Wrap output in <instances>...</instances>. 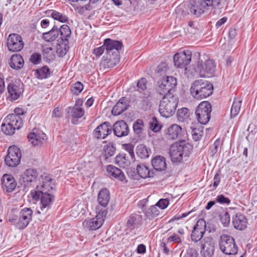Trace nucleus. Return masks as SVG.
<instances>
[{
  "label": "nucleus",
  "instance_id": "nucleus-1",
  "mask_svg": "<svg viewBox=\"0 0 257 257\" xmlns=\"http://www.w3.org/2000/svg\"><path fill=\"white\" fill-rule=\"evenodd\" d=\"M104 45L109 58L104 62V65L107 67H113L118 63L120 60L118 51L121 50L122 44L120 41L106 39L104 40Z\"/></svg>",
  "mask_w": 257,
  "mask_h": 257
},
{
  "label": "nucleus",
  "instance_id": "nucleus-2",
  "mask_svg": "<svg viewBox=\"0 0 257 257\" xmlns=\"http://www.w3.org/2000/svg\"><path fill=\"white\" fill-rule=\"evenodd\" d=\"M193 149L192 146L184 141L176 142L169 150L171 160L173 163H180L183 158L188 157Z\"/></svg>",
  "mask_w": 257,
  "mask_h": 257
},
{
  "label": "nucleus",
  "instance_id": "nucleus-3",
  "mask_svg": "<svg viewBox=\"0 0 257 257\" xmlns=\"http://www.w3.org/2000/svg\"><path fill=\"white\" fill-rule=\"evenodd\" d=\"M213 85L208 81L202 79L194 81L190 87V93L195 98L202 99L205 98L213 93Z\"/></svg>",
  "mask_w": 257,
  "mask_h": 257
},
{
  "label": "nucleus",
  "instance_id": "nucleus-4",
  "mask_svg": "<svg viewBox=\"0 0 257 257\" xmlns=\"http://www.w3.org/2000/svg\"><path fill=\"white\" fill-rule=\"evenodd\" d=\"M178 103L177 98L172 93L165 94L160 103L159 109L160 113L165 117L171 116L176 111Z\"/></svg>",
  "mask_w": 257,
  "mask_h": 257
},
{
  "label": "nucleus",
  "instance_id": "nucleus-5",
  "mask_svg": "<svg viewBox=\"0 0 257 257\" xmlns=\"http://www.w3.org/2000/svg\"><path fill=\"white\" fill-rule=\"evenodd\" d=\"M33 210L29 208H25L21 210L18 215H12L9 221L15 223L16 227L19 229L25 228L32 220Z\"/></svg>",
  "mask_w": 257,
  "mask_h": 257
},
{
  "label": "nucleus",
  "instance_id": "nucleus-6",
  "mask_svg": "<svg viewBox=\"0 0 257 257\" xmlns=\"http://www.w3.org/2000/svg\"><path fill=\"white\" fill-rule=\"evenodd\" d=\"M219 246L221 251L228 255H235L237 253L238 247L234 238L230 235L223 234L220 236Z\"/></svg>",
  "mask_w": 257,
  "mask_h": 257
},
{
  "label": "nucleus",
  "instance_id": "nucleus-7",
  "mask_svg": "<svg viewBox=\"0 0 257 257\" xmlns=\"http://www.w3.org/2000/svg\"><path fill=\"white\" fill-rule=\"evenodd\" d=\"M212 106L208 101L201 102L197 107L195 114L198 122L202 124H207L211 117Z\"/></svg>",
  "mask_w": 257,
  "mask_h": 257
},
{
  "label": "nucleus",
  "instance_id": "nucleus-8",
  "mask_svg": "<svg viewBox=\"0 0 257 257\" xmlns=\"http://www.w3.org/2000/svg\"><path fill=\"white\" fill-rule=\"evenodd\" d=\"M216 65L214 61L211 59L206 60L205 62L199 61L195 68L196 72L198 73L202 77H210L213 75L215 70Z\"/></svg>",
  "mask_w": 257,
  "mask_h": 257
},
{
  "label": "nucleus",
  "instance_id": "nucleus-9",
  "mask_svg": "<svg viewBox=\"0 0 257 257\" xmlns=\"http://www.w3.org/2000/svg\"><path fill=\"white\" fill-rule=\"evenodd\" d=\"M21 157L20 149L15 146H11L5 158V164L9 167H15L20 164Z\"/></svg>",
  "mask_w": 257,
  "mask_h": 257
},
{
  "label": "nucleus",
  "instance_id": "nucleus-10",
  "mask_svg": "<svg viewBox=\"0 0 257 257\" xmlns=\"http://www.w3.org/2000/svg\"><path fill=\"white\" fill-rule=\"evenodd\" d=\"M7 46L10 51L13 52L20 51L24 47L22 37L16 33L10 34L7 38Z\"/></svg>",
  "mask_w": 257,
  "mask_h": 257
},
{
  "label": "nucleus",
  "instance_id": "nucleus-11",
  "mask_svg": "<svg viewBox=\"0 0 257 257\" xmlns=\"http://www.w3.org/2000/svg\"><path fill=\"white\" fill-rule=\"evenodd\" d=\"M220 0H199L198 4L191 5L190 7V11L197 17L204 13L203 9L206 7H216L220 4Z\"/></svg>",
  "mask_w": 257,
  "mask_h": 257
},
{
  "label": "nucleus",
  "instance_id": "nucleus-12",
  "mask_svg": "<svg viewBox=\"0 0 257 257\" xmlns=\"http://www.w3.org/2000/svg\"><path fill=\"white\" fill-rule=\"evenodd\" d=\"M199 244L201 247V255L202 257H212L215 249L213 238L210 237H205L201 241Z\"/></svg>",
  "mask_w": 257,
  "mask_h": 257
},
{
  "label": "nucleus",
  "instance_id": "nucleus-13",
  "mask_svg": "<svg viewBox=\"0 0 257 257\" xmlns=\"http://www.w3.org/2000/svg\"><path fill=\"white\" fill-rule=\"evenodd\" d=\"M52 180L49 176H46L41 185H36V190L32 194L33 198L34 200H38L42 193H49V192L53 189V184H51Z\"/></svg>",
  "mask_w": 257,
  "mask_h": 257
},
{
  "label": "nucleus",
  "instance_id": "nucleus-14",
  "mask_svg": "<svg viewBox=\"0 0 257 257\" xmlns=\"http://www.w3.org/2000/svg\"><path fill=\"white\" fill-rule=\"evenodd\" d=\"M206 223L203 219H199L193 227V230L191 234V239L195 242L202 240V237L205 232Z\"/></svg>",
  "mask_w": 257,
  "mask_h": 257
},
{
  "label": "nucleus",
  "instance_id": "nucleus-15",
  "mask_svg": "<svg viewBox=\"0 0 257 257\" xmlns=\"http://www.w3.org/2000/svg\"><path fill=\"white\" fill-rule=\"evenodd\" d=\"M191 57L192 53L189 50L176 53L173 58L175 65L180 68L186 67L190 63Z\"/></svg>",
  "mask_w": 257,
  "mask_h": 257
},
{
  "label": "nucleus",
  "instance_id": "nucleus-16",
  "mask_svg": "<svg viewBox=\"0 0 257 257\" xmlns=\"http://www.w3.org/2000/svg\"><path fill=\"white\" fill-rule=\"evenodd\" d=\"M23 84L20 81H12L8 86L9 96L13 100H17L24 91Z\"/></svg>",
  "mask_w": 257,
  "mask_h": 257
},
{
  "label": "nucleus",
  "instance_id": "nucleus-17",
  "mask_svg": "<svg viewBox=\"0 0 257 257\" xmlns=\"http://www.w3.org/2000/svg\"><path fill=\"white\" fill-rule=\"evenodd\" d=\"M112 132V126L108 122H104L98 126L93 132L95 138L99 139L105 138Z\"/></svg>",
  "mask_w": 257,
  "mask_h": 257
},
{
  "label": "nucleus",
  "instance_id": "nucleus-18",
  "mask_svg": "<svg viewBox=\"0 0 257 257\" xmlns=\"http://www.w3.org/2000/svg\"><path fill=\"white\" fill-rule=\"evenodd\" d=\"M5 121L11 127L10 133H15V130H19L23 124L22 118L13 114H9L5 118Z\"/></svg>",
  "mask_w": 257,
  "mask_h": 257
},
{
  "label": "nucleus",
  "instance_id": "nucleus-19",
  "mask_svg": "<svg viewBox=\"0 0 257 257\" xmlns=\"http://www.w3.org/2000/svg\"><path fill=\"white\" fill-rule=\"evenodd\" d=\"M17 183L14 178L11 175L4 174L2 179V186L5 192H11L16 188Z\"/></svg>",
  "mask_w": 257,
  "mask_h": 257
},
{
  "label": "nucleus",
  "instance_id": "nucleus-20",
  "mask_svg": "<svg viewBox=\"0 0 257 257\" xmlns=\"http://www.w3.org/2000/svg\"><path fill=\"white\" fill-rule=\"evenodd\" d=\"M114 135L118 137L127 136L130 132L127 123L123 120L117 121L113 125Z\"/></svg>",
  "mask_w": 257,
  "mask_h": 257
},
{
  "label": "nucleus",
  "instance_id": "nucleus-21",
  "mask_svg": "<svg viewBox=\"0 0 257 257\" xmlns=\"http://www.w3.org/2000/svg\"><path fill=\"white\" fill-rule=\"evenodd\" d=\"M38 177V173L36 170L33 169H27L23 175L22 178L25 186H29L37 185L36 181Z\"/></svg>",
  "mask_w": 257,
  "mask_h": 257
},
{
  "label": "nucleus",
  "instance_id": "nucleus-22",
  "mask_svg": "<svg viewBox=\"0 0 257 257\" xmlns=\"http://www.w3.org/2000/svg\"><path fill=\"white\" fill-rule=\"evenodd\" d=\"M29 141L33 146H39L43 144L46 140V135L41 131L30 133L28 135Z\"/></svg>",
  "mask_w": 257,
  "mask_h": 257
},
{
  "label": "nucleus",
  "instance_id": "nucleus-23",
  "mask_svg": "<svg viewBox=\"0 0 257 257\" xmlns=\"http://www.w3.org/2000/svg\"><path fill=\"white\" fill-rule=\"evenodd\" d=\"M182 127L177 124H173L169 126L165 130V135L168 140H176L182 135Z\"/></svg>",
  "mask_w": 257,
  "mask_h": 257
},
{
  "label": "nucleus",
  "instance_id": "nucleus-24",
  "mask_svg": "<svg viewBox=\"0 0 257 257\" xmlns=\"http://www.w3.org/2000/svg\"><path fill=\"white\" fill-rule=\"evenodd\" d=\"M129 100L123 97L120 98L112 109L111 112L114 115H118L127 109L129 106Z\"/></svg>",
  "mask_w": 257,
  "mask_h": 257
},
{
  "label": "nucleus",
  "instance_id": "nucleus-25",
  "mask_svg": "<svg viewBox=\"0 0 257 257\" xmlns=\"http://www.w3.org/2000/svg\"><path fill=\"white\" fill-rule=\"evenodd\" d=\"M106 171L108 175L112 178L121 182H126L125 177L122 171L115 167L114 166L109 165L107 166Z\"/></svg>",
  "mask_w": 257,
  "mask_h": 257
},
{
  "label": "nucleus",
  "instance_id": "nucleus-26",
  "mask_svg": "<svg viewBox=\"0 0 257 257\" xmlns=\"http://www.w3.org/2000/svg\"><path fill=\"white\" fill-rule=\"evenodd\" d=\"M232 223L235 228L241 230L246 228L247 222L244 215L237 213L232 217Z\"/></svg>",
  "mask_w": 257,
  "mask_h": 257
},
{
  "label": "nucleus",
  "instance_id": "nucleus-27",
  "mask_svg": "<svg viewBox=\"0 0 257 257\" xmlns=\"http://www.w3.org/2000/svg\"><path fill=\"white\" fill-rule=\"evenodd\" d=\"M42 206L41 210L46 212L50 207L54 201V197L50 193H42L40 195Z\"/></svg>",
  "mask_w": 257,
  "mask_h": 257
},
{
  "label": "nucleus",
  "instance_id": "nucleus-28",
  "mask_svg": "<svg viewBox=\"0 0 257 257\" xmlns=\"http://www.w3.org/2000/svg\"><path fill=\"white\" fill-rule=\"evenodd\" d=\"M102 220L98 219L96 217L86 219L83 223V225L84 227L90 230L98 229L102 226Z\"/></svg>",
  "mask_w": 257,
  "mask_h": 257
},
{
  "label": "nucleus",
  "instance_id": "nucleus-29",
  "mask_svg": "<svg viewBox=\"0 0 257 257\" xmlns=\"http://www.w3.org/2000/svg\"><path fill=\"white\" fill-rule=\"evenodd\" d=\"M152 164L153 168L157 171H163L166 168L165 158L161 156H156L152 160Z\"/></svg>",
  "mask_w": 257,
  "mask_h": 257
},
{
  "label": "nucleus",
  "instance_id": "nucleus-30",
  "mask_svg": "<svg viewBox=\"0 0 257 257\" xmlns=\"http://www.w3.org/2000/svg\"><path fill=\"white\" fill-rule=\"evenodd\" d=\"M99 204L102 207H105L110 200V193L107 189H102L99 192L97 198Z\"/></svg>",
  "mask_w": 257,
  "mask_h": 257
},
{
  "label": "nucleus",
  "instance_id": "nucleus-31",
  "mask_svg": "<svg viewBox=\"0 0 257 257\" xmlns=\"http://www.w3.org/2000/svg\"><path fill=\"white\" fill-rule=\"evenodd\" d=\"M24 59L19 54H14L12 56L9 64L14 69L18 70L22 68L24 66Z\"/></svg>",
  "mask_w": 257,
  "mask_h": 257
},
{
  "label": "nucleus",
  "instance_id": "nucleus-32",
  "mask_svg": "<svg viewBox=\"0 0 257 257\" xmlns=\"http://www.w3.org/2000/svg\"><path fill=\"white\" fill-rule=\"evenodd\" d=\"M143 220L142 216L140 214H134L131 215L127 221L126 225L131 229L138 227Z\"/></svg>",
  "mask_w": 257,
  "mask_h": 257
},
{
  "label": "nucleus",
  "instance_id": "nucleus-33",
  "mask_svg": "<svg viewBox=\"0 0 257 257\" xmlns=\"http://www.w3.org/2000/svg\"><path fill=\"white\" fill-rule=\"evenodd\" d=\"M58 30V27L55 25L49 32L43 33L42 38L47 42H52L58 37L59 35Z\"/></svg>",
  "mask_w": 257,
  "mask_h": 257
},
{
  "label": "nucleus",
  "instance_id": "nucleus-34",
  "mask_svg": "<svg viewBox=\"0 0 257 257\" xmlns=\"http://www.w3.org/2000/svg\"><path fill=\"white\" fill-rule=\"evenodd\" d=\"M69 109H71L70 115L72 117V123L76 124L77 119L81 118L84 115V110L77 105H75L72 108L69 107Z\"/></svg>",
  "mask_w": 257,
  "mask_h": 257
},
{
  "label": "nucleus",
  "instance_id": "nucleus-35",
  "mask_svg": "<svg viewBox=\"0 0 257 257\" xmlns=\"http://www.w3.org/2000/svg\"><path fill=\"white\" fill-rule=\"evenodd\" d=\"M85 204L84 202H78L75 204L71 208L70 215L76 217L79 214H83L85 210Z\"/></svg>",
  "mask_w": 257,
  "mask_h": 257
},
{
  "label": "nucleus",
  "instance_id": "nucleus-36",
  "mask_svg": "<svg viewBox=\"0 0 257 257\" xmlns=\"http://www.w3.org/2000/svg\"><path fill=\"white\" fill-rule=\"evenodd\" d=\"M151 153V150L143 144L139 145L137 147V154L141 159L148 158Z\"/></svg>",
  "mask_w": 257,
  "mask_h": 257
},
{
  "label": "nucleus",
  "instance_id": "nucleus-37",
  "mask_svg": "<svg viewBox=\"0 0 257 257\" xmlns=\"http://www.w3.org/2000/svg\"><path fill=\"white\" fill-rule=\"evenodd\" d=\"M137 171L138 175L142 178L151 177L150 171L148 168L144 164L138 165Z\"/></svg>",
  "mask_w": 257,
  "mask_h": 257
},
{
  "label": "nucleus",
  "instance_id": "nucleus-38",
  "mask_svg": "<svg viewBox=\"0 0 257 257\" xmlns=\"http://www.w3.org/2000/svg\"><path fill=\"white\" fill-rule=\"evenodd\" d=\"M190 112L189 109L186 107L178 109L177 113L178 120L179 121L185 122L189 118Z\"/></svg>",
  "mask_w": 257,
  "mask_h": 257
},
{
  "label": "nucleus",
  "instance_id": "nucleus-39",
  "mask_svg": "<svg viewBox=\"0 0 257 257\" xmlns=\"http://www.w3.org/2000/svg\"><path fill=\"white\" fill-rule=\"evenodd\" d=\"M59 33L60 35V38L62 41H67L68 39L70 38L71 32L68 25H63L59 29Z\"/></svg>",
  "mask_w": 257,
  "mask_h": 257
},
{
  "label": "nucleus",
  "instance_id": "nucleus-40",
  "mask_svg": "<svg viewBox=\"0 0 257 257\" xmlns=\"http://www.w3.org/2000/svg\"><path fill=\"white\" fill-rule=\"evenodd\" d=\"M241 100L235 98L230 110V117H235L239 113L241 107Z\"/></svg>",
  "mask_w": 257,
  "mask_h": 257
},
{
  "label": "nucleus",
  "instance_id": "nucleus-41",
  "mask_svg": "<svg viewBox=\"0 0 257 257\" xmlns=\"http://www.w3.org/2000/svg\"><path fill=\"white\" fill-rule=\"evenodd\" d=\"M161 80L163 81L166 85L165 86L167 87V88H168L170 92L173 90L177 83L176 79L172 76L163 77Z\"/></svg>",
  "mask_w": 257,
  "mask_h": 257
},
{
  "label": "nucleus",
  "instance_id": "nucleus-42",
  "mask_svg": "<svg viewBox=\"0 0 257 257\" xmlns=\"http://www.w3.org/2000/svg\"><path fill=\"white\" fill-rule=\"evenodd\" d=\"M115 164L121 168H125L129 165L130 160L126 158L125 154H119L115 158Z\"/></svg>",
  "mask_w": 257,
  "mask_h": 257
},
{
  "label": "nucleus",
  "instance_id": "nucleus-43",
  "mask_svg": "<svg viewBox=\"0 0 257 257\" xmlns=\"http://www.w3.org/2000/svg\"><path fill=\"white\" fill-rule=\"evenodd\" d=\"M36 77L39 79H42L46 78L50 75V70L47 66H43L40 69L35 71Z\"/></svg>",
  "mask_w": 257,
  "mask_h": 257
},
{
  "label": "nucleus",
  "instance_id": "nucleus-44",
  "mask_svg": "<svg viewBox=\"0 0 257 257\" xmlns=\"http://www.w3.org/2000/svg\"><path fill=\"white\" fill-rule=\"evenodd\" d=\"M50 13H51V16L54 20H57L61 23H66L68 21V18L64 14L55 10H51Z\"/></svg>",
  "mask_w": 257,
  "mask_h": 257
},
{
  "label": "nucleus",
  "instance_id": "nucleus-45",
  "mask_svg": "<svg viewBox=\"0 0 257 257\" xmlns=\"http://www.w3.org/2000/svg\"><path fill=\"white\" fill-rule=\"evenodd\" d=\"M42 51L43 57L46 59L47 61H51L54 59L55 54L51 47H44Z\"/></svg>",
  "mask_w": 257,
  "mask_h": 257
},
{
  "label": "nucleus",
  "instance_id": "nucleus-46",
  "mask_svg": "<svg viewBox=\"0 0 257 257\" xmlns=\"http://www.w3.org/2000/svg\"><path fill=\"white\" fill-rule=\"evenodd\" d=\"M144 124L142 119H139L135 121L133 124V129L135 133L140 135L142 134L144 131Z\"/></svg>",
  "mask_w": 257,
  "mask_h": 257
},
{
  "label": "nucleus",
  "instance_id": "nucleus-47",
  "mask_svg": "<svg viewBox=\"0 0 257 257\" xmlns=\"http://www.w3.org/2000/svg\"><path fill=\"white\" fill-rule=\"evenodd\" d=\"M164 83L160 80L158 82V85L156 87L157 92L161 95H164L168 93H172L170 90L165 86Z\"/></svg>",
  "mask_w": 257,
  "mask_h": 257
},
{
  "label": "nucleus",
  "instance_id": "nucleus-48",
  "mask_svg": "<svg viewBox=\"0 0 257 257\" xmlns=\"http://www.w3.org/2000/svg\"><path fill=\"white\" fill-rule=\"evenodd\" d=\"M104 155L105 158L107 159L114 155L115 148L112 145H107L104 147Z\"/></svg>",
  "mask_w": 257,
  "mask_h": 257
},
{
  "label": "nucleus",
  "instance_id": "nucleus-49",
  "mask_svg": "<svg viewBox=\"0 0 257 257\" xmlns=\"http://www.w3.org/2000/svg\"><path fill=\"white\" fill-rule=\"evenodd\" d=\"M220 220L224 226H227L230 223V215L228 212L223 211L219 214Z\"/></svg>",
  "mask_w": 257,
  "mask_h": 257
},
{
  "label": "nucleus",
  "instance_id": "nucleus-50",
  "mask_svg": "<svg viewBox=\"0 0 257 257\" xmlns=\"http://www.w3.org/2000/svg\"><path fill=\"white\" fill-rule=\"evenodd\" d=\"M160 213V211L157 209V206H151L147 210L146 214L149 217L154 218L157 216Z\"/></svg>",
  "mask_w": 257,
  "mask_h": 257
},
{
  "label": "nucleus",
  "instance_id": "nucleus-51",
  "mask_svg": "<svg viewBox=\"0 0 257 257\" xmlns=\"http://www.w3.org/2000/svg\"><path fill=\"white\" fill-rule=\"evenodd\" d=\"M203 134V129L201 127L194 128L192 131V136L193 140L195 141L200 140Z\"/></svg>",
  "mask_w": 257,
  "mask_h": 257
},
{
  "label": "nucleus",
  "instance_id": "nucleus-52",
  "mask_svg": "<svg viewBox=\"0 0 257 257\" xmlns=\"http://www.w3.org/2000/svg\"><path fill=\"white\" fill-rule=\"evenodd\" d=\"M83 89V85L80 82L78 81L74 83L71 88V91L73 94L78 95Z\"/></svg>",
  "mask_w": 257,
  "mask_h": 257
},
{
  "label": "nucleus",
  "instance_id": "nucleus-53",
  "mask_svg": "<svg viewBox=\"0 0 257 257\" xmlns=\"http://www.w3.org/2000/svg\"><path fill=\"white\" fill-rule=\"evenodd\" d=\"M150 127L154 132H157L161 130V126L159 123L156 117H152L151 121L150 122Z\"/></svg>",
  "mask_w": 257,
  "mask_h": 257
},
{
  "label": "nucleus",
  "instance_id": "nucleus-54",
  "mask_svg": "<svg viewBox=\"0 0 257 257\" xmlns=\"http://www.w3.org/2000/svg\"><path fill=\"white\" fill-rule=\"evenodd\" d=\"M147 80L145 78H142L137 83L138 91H144L147 89Z\"/></svg>",
  "mask_w": 257,
  "mask_h": 257
},
{
  "label": "nucleus",
  "instance_id": "nucleus-55",
  "mask_svg": "<svg viewBox=\"0 0 257 257\" xmlns=\"http://www.w3.org/2000/svg\"><path fill=\"white\" fill-rule=\"evenodd\" d=\"M41 60V56L37 53H33L30 57V61L34 64H39Z\"/></svg>",
  "mask_w": 257,
  "mask_h": 257
},
{
  "label": "nucleus",
  "instance_id": "nucleus-56",
  "mask_svg": "<svg viewBox=\"0 0 257 257\" xmlns=\"http://www.w3.org/2000/svg\"><path fill=\"white\" fill-rule=\"evenodd\" d=\"M216 201L220 204H229L230 203V199L223 195H218L216 198Z\"/></svg>",
  "mask_w": 257,
  "mask_h": 257
},
{
  "label": "nucleus",
  "instance_id": "nucleus-57",
  "mask_svg": "<svg viewBox=\"0 0 257 257\" xmlns=\"http://www.w3.org/2000/svg\"><path fill=\"white\" fill-rule=\"evenodd\" d=\"M169 204V201L167 199H161L156 204L161 209L166 208Z\"/></svg>",
  "mask_w": 257,
  "mask_h": 257
},
{
  "label": "nucleus",
  "instance_id": "nucleus-58",
  "mask_svg": "<svg viewBox=\"0 0 257 257\" xmlns=\"http://www.w3.org/2000/svg\"><path fill=\"white\" fill-rule=\"evenodd\" d=\"M168 70V65L166 63H162L157 67L156 71L161 75L164 74Z\"/></svg>",
  "mask_w": 257,
  "mask_h": 257
},
{
  "label": "nucleus",
  "instance_id": "nucleus-59",
  "mask_svg": "<svg viewBox=\"0 0 257 257\" xmlns=\"http://www.w3.org/2000/svg\"><path fill=\"white\" fill-rule=\"evenodd\" d=\"M247 131L249 133L248 135L246 137L248 139L250 136H254L257 132V127L253 124H250L248 127Z\"/></svg>",
  "mask_w": 257,
  "mask_h": 257
},
{
  "label": "nucleus",
  "instance_id": "nucleus-60",
  "mask_svg": "<svg viewBox=\"0 0 257 257\" xmlns=\"http://www.w3.org/2000/svg\"><path fill=\"white\" fill-rule=\"evenodd\" d=\"M62 115V109L59 106L55 108L52 113V116L53 117H61Z\"/></svg>",
  "mask_w": 257,
  "mask_h": 257
},
{
  "label": "nucleus",
  "instance_id": "nucleus-61",
  "mask_svg": "<svg viewBox=\"0 0 257 257\" xmlns=\"http://www.w3.org/2000/svg\"><path fill=\"white\" fill-rule=\"evenodd\" d=\"M105 46L103 45L98 48H96L93 50V53L96 56H100L103 53Z\"/></svg>",
  "mask_w": 257,
  "mask_h": 257
},
{
  "label": "nucleus",
  "instance_id": "nucleus-62",
  "mask_svg": "<svg viewBox=\"0 0 257 257\" xmlns=\"http://www.w3.org/2000/svg\"><path fill=\"white\" fill-rule=\"evenodd\" d=\"M107 212L106 209H102L100 210L96 216H95L96 218L98 219H101L102 220V223H103L104 219L107 215Z\"/></svg>",
  "mask_w": 257,
  "mask_h": 257
},
{
  "label": "nucleus",
  "instance_id": "nucleus-63",
  "mask_svg": "<svg viewBox=\"0 0 257 257\" xmlns=\"http://www.w3.org/2000/svg\"><path fill=\"white\" fill-rule=\"evenodd\" d=\"M8 123L5 121V123H4L2 124L1 128L2 131L7 135H12L14 134V133H8V132L10 133V128L9 127V125H8Z\"/></svg>",
  "mask_w": 257,
  "mask_h": 257
},
{
  "label": "nucleus",
  "instance_id": "nucleus-64",
  "mask_svg": "<svg viewBox=\"0 0 257 257\" xmlns=\"http://www.w3.org/2000/svg\"><path fill=\"white\" fill-rule=\"evenodd\" d=\"M187 253L188 257H197L198 255L197 251L193 248H189Z\"/></svg>",
  "mask_w": 257,
  "mask_h": 257
}]
</instances>
